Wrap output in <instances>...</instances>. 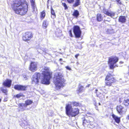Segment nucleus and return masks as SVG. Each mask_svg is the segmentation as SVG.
<instances>
[{
  "label": "nucleus",
  "mask_w": 129,
  "mask_h": 129,
  "mask_svg": "<svg viewBox=\"0 0 129 129\" xmlns=\"http://www.w3.org/2000/svg\"><path fill=\"white\" fill-rule=\"evenodd\" d=\"M42 73H36L33 76L32 82L33 83L38 84L40 81L41 83L48 84L50 83L49 80L51 78L49 68L44 67L42 70Z\"/></svg>",
  "instance_id": "1"
},
{
  "label": "nucleus",
  "mask_w": 129,
  "mask_h": 129,
  "mask_svg": "<svg viewBox=\"0 0 129 129\" xmlns=\"http://www.w3.org/2000/svg\"><path fill=\"white\" fill-rule=\"evenodd\" d=\"M18 2H16L13 5H12L11 7L16 13L21 15H24L26 14L28 10V6L24 2H20L18 3Z\"/></svg>",
  "instance_id": "2"
},
{
  "label": "nucleus",
  "mask_w": 129,
  "mask_h": 129,
  "mask_svg": "<svg viewBox=\"0 0 129 129\" xmlns=\"http://www.w3.org/2000/svg\"><path fill=\"white\" fill-rule=\"evenodd\" d=\"M54 78L56 79L55 84L57 89L62 87L65 80L64 78L62 73L59 70L57 71L55 74Z\"/></svg>",
  "instance_id": "3"
},
{
  "label": "nucleus",
  "mask_w": 129,
  "mask_h": 129,
  "mask_svg": "<svg viewBox=\"0 0 129 129\" xmlns=\"http://www.w3.org/2000/svg\"><path fill=\"white\" fill-rule=\"evenodd\" d=\"M66 113L69 117H75L79 113V110L78 108H72L71 105L68 104L66 107Z\"/></svg>",
  "instance_id": "4"
},
{
  "label": "nucleus",
  "mask_w": 129,
  "mask_h": 129,
  "mask_svg": "<svg viewBox=\"0 0 129 129\" xmlns=\"http://www.w3.org/2000/svg\"><path fill=\"white\" fill-rule=\"evenodd\" d=\"M118 57L113 56L109 57L108 61L109 66L110 69H112L114 68L115 66L118 67V66L115 65L114 66L118 60Z\"/></svg>",
  "instance_id": "5"
},
{
  "label": "nucleus",
  "mask_w": 129,
  "mask_h": 129,
  "mask_svg": "<svg viewBox=\"0 0 129 129\" xmlns=\"http://www.w3.org/2000/svg\"><path fill=\"white\" fill-rule=\"evenodd\" d=\"M33 101L31 100H28L25 102V104L19 103L18 105L19 108L22 111L26 110V108L27 105H29L32 104Z\"/></svg>",
  "instance_id": "6"
},
{
  "label": "nucleus",
  "mask_w": 129,
  "mask_h": 129,
  "mask_svg": "<svg viewBox=\"0 0 129 129\" xmlns=\"http://www.w3.org/2000/svg\"><path fill=\"white\" fill-rule=\"evenodd\" d=\"M106 83L107 85H111L114 82V79L110 74L108 75L106 79Z\"/></svg>",
  "instance_id": "7"
},
{
  "label": "nucleus",
  "mask_w": 129,
  "mask_h": 129,
  "mask_svg": "<svg viewBox=\"0 0 129 129\" xmlns=\"http://www.w3.org/2000/svg\"><path fill=\"white\" fill-rule=\"evenodd\" d=\"M73 31L76 37L79 38L80 37L81 31L80 28L78 26H75L74 27Z\"/></svg>",
  "instance_id": "8"
},
{
  "label": "nucleus",
  "mask_w": 129,
  "mask_h": 129,
  "mask_svg": "<svg viewBox=\"0 0 129 129\" xmlns=\"http://www.w3.org/2000/svg\"><path fill=\"white\" fill-rule=\"evenodd\" d=\"M37 63L36 62H31L29 67V69L31 71L34 72L37 70Z\"/></svg>",
  "instance_id": "9"
},
{
  "label": "nucleus",
  "mask_w": 129,
  "mask_h": 129,
  "mask_svg": "<svg viewBox=\"0 0 129 129\" xmlns=\"http://www.w3.org/2000/svg\"><path fill=\"white\" fill-rule=\"evenodd\" d=\"M117 110L119 114H122L125 113L126 111V109L121 105L117 106Z\"/></svg>",
  "instance_id": "10"
},
{
  "label": "nucleus",
  "mask_w": 129,
  "mask_h": 129,
  "mask_svg": "<svg viewBox=\"0 0 129 129\" xmlns=\"http://www.w3.org/2000/svg\"><path fill=\"white\" fill-rule=\"evenodd\" d=\"M32 37V33L30 32H26L22 38L23 40L25 41L29 40Z\"/></svg>",
  "instance_id": "11"
},
{
  "label": "nucleus",
  "mask_w": 129,
  "mask_h": 129,
  "mask_svg": "<svg viewBox=\"0 0 129 129\" xmlns=\"http://www.w3.org/2000/svg\"><path fill=\"white\" fill-rule=\"evenodd\" d=\"M91 114L90 113H88L86 114V116L89 117V119L87 120L86 119H84L83 120V124L84 125V124H85L86 123H90L91 122H92L94 121V119L93 118L90 117Z\"/></svg>",
  "instance_id": "12"
},
{
  "label": "nucleus",
  "mask_w": 129,
  "mask_h": 129,
  "mask_svg": "<svg viewBox=\"0 0 129 129\" xmlns=\"http://www.w3.org/2000/svg\"><path fill=\"white\" fill-rule=\"evenodd\" d=\"M103 11L105 14L111 17L114 16L115 14V13L114 12L110 10H108L105 9H103Z\"/></svg>",
  "instance_id": "13"
},
{
  "label": "nucleus",
  "mask_w": 129,
  "mask_h": 129,
  "mask_svg": "<svg viewBox=\"0 0 129 129\" xmlns=\"http://www.w3.org/2000/svg\"><path fill=\"white\" fill-rule=\"evenodd\" d=\"M12 82V81L9 79H7L4 81L3 83V85L7 87H10Z\"/></svg>",
  "instance_id": "14"
},
{
  "label": "nucleus",
  "mask_w": 129,
  "mask_h": 129,
  "mask_svg": "<svg viewBox=\"0 0 129 129\" xmlns=\"http://www.w3.org/2000/svg\"><path fill=\"white\" fill-rule=\"evenodd\" d=\"M15 89L18 90H26V86L20 85H16L15 86Z\"/></svg>",
  "instance_id": "15"
},
{
  "label": "nucleus",
  "mask_w": 129,
  "mask_h": 129,
  "mask_svg": "<svg viewBox=\"0 0 129 129\" xmlns=\"http://www.w3.org/2000/svg\"><path fill=\"white\" fill-rule=\"evenodd\" d=\"M30 1L31 4L33 11L36 13L37 9L35 4V0H30Z\"/></svg>",
  "instance_id": "16"
},
{
  "label": "nucleus",
  "mask_w": 129,
  "mask_h": 129,
  "mask_svg": "<svg viewBox=\"0 0 129 129\" xmlns=\"http://www.w3.org/2000/svg\"><path fill=\"white\" fill-rule=\"evenodd\" d=\"M112 116L116 122L118 123H119L120 121V118L113 114H112Z\"/></svg>",
  "instance_id": "17"
},
{
  "label": "nucleus",
  "mask_w": 129,
  "mask_h": 129,
  "mask_svg": "<svg viewBox=\"0 0 129 129\" xmlns=\"http://www.w3.org/2000/svg\"><path fill=\"white\" fill-rule=\"evenodd\" d=\"M126 19L125 17L124 16H120L119 17V21L122 23H124L125 22Z\"/></svg>",
  "instance_id": "18"
},
{
  "label": "nucleus",
  "mask_w": 129,
  "mask_h": 129,
  "mask_svg": "<svg viewBox=\"0 0 129 129\" xmlns=\"http://www.w3.org/2000/svg\"><path fill=\"white\" fill-rule=\"evenodd\" d=\"M95 91L97 97H99L100 99H103V98H104V95H102L101 93H100V95H99V93L97 92L98 91L97 89H96Z\"/></svg>",
  "instance_id": "19"
},
{
  "label": "nucleus",
  "mask_w": 129,
  "mask_h": 129,
  "mask_svg": "<svg viewBox=\"0 0 129 129\" xmlns=\"http://www.w3.org/2000/svg\"><path fill=\"white\" fill-rule=\"evenodd\" d=\"M103 19V17H102L101 15L100 14H98L97 15V19L98 21H101Z\"/></svg>",
  "instance_id": "20"
},
{
  "label": "nucleus",
  "mask_w": 129,
  "mask_h": 129,
  "mask_svg": "<svg viewBox=\"0 0 129 129\" xmlns=\"http://www.w3.org/2000/svg\"><path fill=\"white\" fill-rule=\"evenodd\" d=\"M51 14L52 15L51 16V18H54L55 17V13L54 10L53 9L51 8Z\"/></svg>",
  "instance_id": "21"
},
{
  "label": "nucleus",
  "mask_w": 129,
  "mask_h": 129,
  "mask_svg": "<svg viewBox=\"0 0 129 129\" xmlns=\"http://www.w3.org/2000/svg\"><path fill=\"white\" fill-rule=\"evenodd\" d=\"M79 15V12L77 10H75L74 11L73 14V16L77 17Z\"/></svg>",
  "instance_id": "22"
},
{
  "label": "nucleus",
  "mask_w": 129,
  "mask_h": 129,
  "mask_svg": "<svg viewBox=\"0 0 129 129\" xmlns=\"http://www.w3.org/2000/svg\"><path fill=\"white\" fill-rule=\"evenodd\" d=\"M18 2V3H20V2H22V3H23V2H25V0H15L11 4L12 5H13V4H14V3H15L16 2Z\"/></svg>",
  "instance_id": "23"
},
{
  "label": "nucleus",
  "mask_w": 129,
  "mask_h": 129,
  "mask_svg": "<svg viewBox=\"0 0 129 129\" xmlns=\"http://www.w3.org/2000/svg\"><path fill=\"white\" fill-rule=\"evenodd\" d=\"M75 3L74 5L75 7H77L79 5L80 3V0H75Z\"/></svg>",
  "instance_id": "24"
},
{
  "label": "nucleus",
  "mask_w": 129,
  "mask_h": 129,
  "mask_svg": "<svg viewBox=\"0 0 129 129\" xmlns=\"http://www.w3.org/2000/svg\"><path fill=\"white\" fill-rule=\"evenodd\" d=\"M123 103L124 104L125 106H128L129 105V99L125 100L123 102Z\"/></svg>",
  "instance_id": "25"
},
{
  "label": "nucleus",
  "mask_w": 129,
  "mask_h": 129,
  "mask_svg": "<svg viewBox=\"0 0 129 129\" xmlns=\"http://www.w3.org/2000/svg\"><path fill=\"white\" fill-rule=\"evenodd\" d=\"M48 23L46 21H44L43 23V26L45 28H46L48 25Z\"/></svg>",
  "instance_id": "26"
},
{
  "label": "nucleus",
  "mask_w": 129,
  "mask_h": 129,
  "mask_svg": "<svg viewBox=\"0 0 129 129\" xmlns=\"http://www.w3.org/2000/svg\"><path fill=\"white\" fill-rule=\"evenodd\" d=\"M72 103L73 105L75 106H80L81 105L80 103L76 102H73Z\"/></svg>",
  "instance_id": "27"
},
{
  "label": "nucleus",
  "mask_w": 129,
  "mask_h": 129,
  "mask_svg": "<svg viewBox=\"0 0 129 129\" xmlns=\"http://www.w3.org/2000/svg\"><path fill=\"white\" fill-rule=\"evenodd\" d=\"M45 15V12L43 11L41 13V17L43 19Z\"/></svg>",
  "instance_id": "28"
},
{
  "label": "nucleus",
  "mask_w": 129,
  "mask_h": 129,
  "mask_svg": "<svg viewBox=\"0 0 129 129\" xmlns=\"http://www.w3.org/2000/svg\"><path fill=\"white\" fill-rule=\"evenodd\" d=\"M84 90L83 87V86L81 85H79V86L78 91L79 92H81Z\"/></svg>",
  "instance_id": "29"
},
{
  "label": "nucleus",
  "mask_w": 129,
  "mask_h": 129,
  "mask_svg": "<svg viewBox=\"0 0 129 129\" xmlns=\"http://www.w3.org/2000/svg\"><path fill=\"white\" fill-rule=\"evenodd\" d=\"M2 91L3 92L5 93L6 95H7V91L6 89H4L3 88H2Z\"/></svg>",
  "instance_id": "30"
},
{
  "label": "nucleus",
  "mask_w": 129,
  "mask_h": 129,
  "mask_svg": "<svg viewBox=\"0 0 129 129\" xmlns=\"http://www.w3.org/2000/svg\"><path fill=\"white\" fill-rule=\"evenodd\" d=\"M23 96L22 94L20 93L16 95L15 97L18 98H19Z\"/></svg>",
  "instance_id": "31"
},
{
  "label": "nucleus",
  "mask_w": 129,
  "mask_h": 129,
  "mask_svg": "<svg viewBox=\"0 0 129 129\" xmlns=\"http://www.w3.org/2000/svg\"><path fill=\"white\" fill-rule=\"evenodd\" d=\"M23 124H22V126H24V128H25V127L26 126L27 124V122L25 121H24L23 122Z\"/></svg>",
  "instance_id": "32"
},
{
  "label": "nucleus",
  "mask_w": 129,
  "mask_h": 129,
  "mask_svg": "<svg viewBox=\"0 0 129 129\" xmlns=\"http://www.w3.org/2000/svg\"><path fill=\"white\" fill-rule=\"evenodd\" d=\"M62 5L65 7V9H67L68 8L67 6V5L65 3H62Z\"/></svg>",
  "instance_id": "33"
},
{
  "label": "nucleus",
  "mask_w": 129,
  "mask_h": 129,
  "mask_svg": "<svg viewBox=\"0 0 129 129\" xmlns=\"http://www.w3.org/2000/svg\"><path fill=\"white\" fill-rule=\"evenodd\" d=\"M68 2L70 3H73L74 0H67Z\"/></svg>",
  "instance_id": "34"
},
{
  "label": "nucleus",
  "mask_w": 129,
  "mask_h": 129,
  "mask_svg": "<svg viewBox=\"0 0 129 129\" xmlns=\"http://www.w3.org/2000/svg\"><path fill=\"white\" fill-rule=\"evenodd\" d=\"M108 30V31L107 33H113V30Z\"/></svg>",
  "instance_id": "35"
},
{
  "label": "nucleus",
  "mask_w": 129,
  "mask_h": 129,
  "mask_svg": "<svg viewBox=\"0 0 129 129\" xmlns=\"http://www.w3.org/2000/svg\"><path fill=\"white\" fill-rule=\"evenodd\" d=\"M69 33L70 36L71 37H72L73 35H72V31H71V30H70L69 31Z\"/></svg>",
  "instance_id": "36"
},
{
  "label": "nucleus",
  "mask_w": 129,
  "mask_h": 129,
  "mask_svg": "<svg viewBox=\"0 0 129 129\" xmlns=\"http://www.w3.org/2000/svg\"><path fill=\"white\" fill-rule=\"evenodd\" d=\"M66 68L67 70H71V68L70 67H68V66L66 67Z\"/></svg>",
  "instance_id": "37"
},
{
  "label": "nucleus",
  "mask_w": 129,
  "mask_h": 129,
  "mask_svg": "<svg viewBox=\"0 0 129 129\" xmlns=\"http://www.w3.org/2000/svg\"><path fill=\"white\" fill-rule=\"evenodd\" d=\"M125 93L126 94H129V90H125Z\"/></svg>",
  "instance_id": "38"
},
{
  "label": "nucleus",
  "mask_w": 129,
  "mask_h": 129,
  "mask_svg": "<svg viewBox=\"0 0 129 129\" xmlns=\"http://www.w3.org/2000/svg\"><path fill=\"white\" fill-rule=\"evenodd\" d=\"M79 54H77L75 55V57L77 59L78 57L79 56Z\"/></svg>",
  "instance_id": "39"
},
{
  "label": "nucleus",
  "mask_w": 129,
  "mask_h": 129,
  "mask_svg": "<svg viewBox=\"0 0 129 129\" xmlns=\"http://www.w3.org/2000/svg\"><path fill=\"white\" fill-rule=\"evenodd\" d=\"M23 77L25 80H26L27 79V78L26 77V76L24 75V76Z\"/></svg>",
  "instance_id": "40"
},
{
  "label": "nucleus",
  "mask_w": 129,
  "mask_h": 129,
  "mask_svg": "<svg viewBox=\"0 0 129 129\" xmlns=\"http://www.w3.org/2000/svg\"><path fill=\"white\" fill-rule=\"evenodd\" d=\"M117 2L119 4H121V3L120 2V1H117Z\"/></svg>",
  "instance_id": "41"
},
{
  "label": "nucleus",
  "mask_w": 129,
  "mask_h": 129,
  "mask_svg": "<svg viewBox=\"0 0 129 129\" xmlns=\"http://www.w3.org/2000/svg\"><path fill=\"white\" fill-rule=\"evenodd\" d=\"M90 85V84L88 85H87L86 86V87H89V86Z\"/></svg>",
  "instance_id": "42"
},
{
  "label": "nucleus",
  "mask_w": 129,
  "mask_h": 129,
  "mask_svg": "<svg viewBox=\"0 0 129 129\" xmlns=\"http://www.w3.org/2000/svg\"><path fill=\"white\" fill-rule=\"evenodd\" d=\"M119 63H123V62H122V61H120L119 62Z\"/></svg>",
  "instance_id": "43"
},
{
  "label": "nucleus",
  "mask_w": 129,
  "mask_h": 129,
  "mask_svg": "<svg viewBox=\"0 0 129 129\" xmlns=\"http://www.w3.org/2000/svg\"><path fill=\"white\" fill-rule=\"evenodd\" d=\"M62 59L61 58H60L59 59V61H62Z\"/></svg>",
  "instance_id": "44"
},
{
  "label": "nucleus",
  "mask_w": 129,
  "mask_h": 129,
  "mask_svg": "<svg viewBox=\"0 0 129 129\" xmlns=\"http://www.w3.org/2000/svg\"><path fill=\"white\" fill-rule=\"evenodd\" d=\"M128 74L129 76V70H128Z\"/></svg>",
  "instance_id": "45"
},
{
  "label": "nucleus",
  "mask_w": 129,
  "mask_h": 129,
  "mask_svg": "<svg viewBox=\"0 0 129 129\" xmlns=\"http://www.w3.org/2000/svg\"><path fill=\"white\" fill-rule=\"evenodd\" d=\"M99 105H101V104H100V103H99Z\"/></svg>",
  "instance_id": "46"
},
{
  "label": "nucleus",
  "mask_w": 129,
  "mask_h": 129,
  "mask_svg": "<svg viewBox=\"0 0 129 129\" xmlns=\"http://www.w3.org/2000/svg\"><path fill=\"white\" fill-rule=\"evenodd\" d=\"M48 115H50V114H49V113H48Z\"/></svg>",
  "instance_id": "47"
},
{
  "label": "nucleus",
  "mask_w": 129,
  "mask_h": 129,
  "mask_svg": "<svg viewBox=\"0 0 129 129\" xmlns=\"http://www.w3.org/2000/svg\"><path fill=\"white\" fill-rule=\"evenodd\" d=\"M116 0L117 1H120V0Z\"/></svg>",
  "instance_id": "48"
},
{
  "label": "nucleus",
  "mask_w": 129,
  "mask_h": 129,
  "mask_svg": "<svg viewBox=\"0 0 129 129\" xmlns=\"http://www.w3.org/2000/svg\"><path fill=\"white\" fill-rule=\"evenodd\" d=\"M1 100L0 99V102H1Z\"/></svg>",
  "instance_id": "49"
},
{
  "label": "nucleus",
  "mask_w": 129,
  "mask_h": 129,
  "mask_svg": "<svg viewBox=\"0 0 129 129\" xmlns=\"http://www.w3.org/2000/svg\"><path fill=\"white\" fill-rule=\"evenodd\" d=\"M51 112L52 113V114L53 113V112Z\"/></svg>",
  "instance_id": "50"
},
{
  "label": "nucleus",
  "mask_w": 129,
  "mask_h": 129,
  "mask_svg": "<svg viewBox=\"0 0 129 129\" xmlns=\"http://www.w3.org/2000/svg\"><path fill=\"white\" fill-rule=\"evenodd\" d=\"M48 1H49V0H48Z\"/></svg>",
  "instance_id": "51"
}]
</instances>
